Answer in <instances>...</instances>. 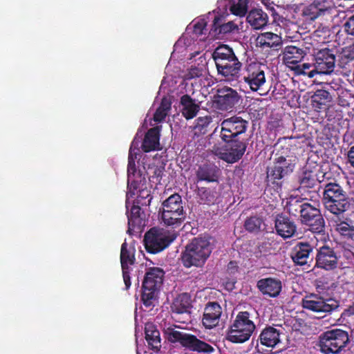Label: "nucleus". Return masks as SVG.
Returning <instances> with one entry per match:
<instances>
[{
	"label": "nucleus",
	"mask_w": 354,
	"mask_h": 354,
	"mask_svg": "<svg viewBox=\"0 0 354 354\" xmlns=\"http://www.w3.org/2000/svg\"><path fill=\"white\" fill-rule=\"evenodd\" d=\"M160 129L158 127L149 129L142 140L141 148L144 152H150L158 149Z\"/></svg>",
	"instance_id": "31"
},
{
	"label": "nucleus",
	"mask_w": 354,
	"mask_h": 354,
	"mask_svg": "<svg viewBox=\"0 0 354 354\" xmlns=\"http://www.w3.org/2000/svg\"><path fill=\"white\" fill-rule=\"evenodd\" d=\"M198 194L201 199L205 200L208 203H214L215 196L212 194V190L209 188L201 187L198 189Z\"/></svg>",
	"instance_id": "50"
},
{
	"label": "nucleus",
	"mask_w": 354,
	"mask_h": 354,
	"mask_svg": "<svg viewBox=\"0 0 354 354\" xmlns=\"http://www.w3.org/2000/svg\"><path fill=\"white\" fill-rule=\"evenodd\" d=\"M337 66L342 69L341 73L345 75L348 76L351 73H353V68L354 69L353 54L344 51L337 61Z\"/></svg>",
	"instance_id": "41"
},
{
	"label": "nucleus",
	"mask_w": 354,
	"mask_h": 354,
	"mask_svg": "<svg viewBox=\"0 0 354 354\" xmlns=\"http://www.w3.org/2000/svg\"><path fill=\"white\" fill-rule=\"evenodd\" d=\"M268 15L261 9L250 10L247 16V21L254 29H261L268 23Z\"/></svg>",
	"instance_id": "34"
},
{
	"label": "nucleus",
	"mask_w": 354,
	"mask_h": 354,
	"mask_svg": "<svg viewBox=\"0 0 354 354\" xmlns=\"http://www.w3.org/2000/svg\"><path fill=\"white\" fill-rule=\"evenodd\" d=\"M212 122L211 115L197 118L194 121L193 131L196 136L205 135L207 133L209 126Z\"/></svg>",
	"instance_id": "44"
},
{
	"label": "nucleus",
	"mask_w": 354,
	"mask_h": 354,
	"mask_svg": "<svg viewBox=\"0 0 354 354\" xmlns=\"http://www.w3.org/2000/svg\"><path fill=\"white\" fill-rule=\"evenodd\" d=\"M176 238V235L168 234L162 230L151 228L144 236L145 248L147 252L157 254L166 249Z\"/></svg>",
	"instance_id": "8"
},
{
	"label": "nucleus",
	"mask_w": 354,
	"mask_h": 354,
	"mask_svg": "<svg viewBox=\"0 0 354 354\" xmlns=\"http://www.w3.org/2000/svg\"><path fill=\"white\" fill-rule=\"evenodd\" d=\"M165 271L161 268L150 267L146 269L142 283L141 300L146 308L153 307L157 294L162 285Z\"/></svg>",
	"instance_id": "5"
},
{
	"label": "nucleus",
	"mask_w": 354,
	"mask_h": 354,
	"mask_svg": "<svg viewBox=\"0 0 354 354\" xmlns=\"http://www.w3.org/2000/svg\"><path fill=\"white\" fill-rule=\"evenodd\" d=\"M348 162L354 167V145L352 146L347 153Z\"/></svg>",
	"instance_id": "57"
},
{
	"label": "nucleus",
	"mask_w": 354,
	"mask_h": 354,
	"mask_svg": "<svg viewBox=\"0 0 354 354\" xmlns=\"http://www.w3.org/2000/svg\"><path fill=\"white\" fill-rule=\"evenodd\" d=\"M184 209L182 197L178 194H174L165 199L162 203L160 212L180 211Z\"/></svg>",
	"instance_id": "38"
},
{
	"label": "nucleus",
	"mask_w": 354,
	"mask_h": 354,
	"mask_svg": "<svg viewBox=\"0 0 354 354\" xmlns=\"http://www.w3.org/2000/svg\"><path fill=\"white\" fill-rule=\"evenodd\" d=\"M304 308L316 313H331L339 306V302L334 299H324L323 297L311 294L302 299Z\"/></svg>",
	"instance_id": "14"
},
{
	"label": "nucleus",
	"mask_w": 354,
	"mask_h": 354,
	"mask_svg": "<svg viewBox=\"0 0 354 354\" xmlns=\"http://www.w3.org/2000/svg\"><path fill=\"white\" fill-rule=\"evenodd\" d=\"M203 72L204 70L203 66H192L186 73L185 77L187 80L200 77L203 75Z\"/></svg>",
	"instance_id": "49"
},
{
	"label": "nucleus",
	"mask_w": 354,
	"mask_h": 354,
	"mask_svg": "<svg viewBox=\"0 0 354 354\" xmlns=\"http://www.w3.org/2000/svg\"><path fill=\"white\" fill-rule=\"evenodd\" d=\"M306 55L305 51L295 46H286L282 53L283 62L290 68L297 66Z\"/></svg>",
	"instance_id": "28"
},
{
	"label": "nucleus",
	"mask_w": 354,
	"mask_h": 354,
	"mask_svg": "<svg viewBox=\"0 0 354 354\" xmlns=\"http://www.w3.org/2000/svg\"><path fill=\"white\" fill-rule=\"evenodd\" d=\"M218 75L226 82L237 81L241 75L243 64L232 48L226 44L217 46L212 53Z\"/></svg>",
	"instance_id": "1"
},
{
	"label": "nucleus",
	"mask_w": 354,
	"mask_h": 354,
	"mask_svg": "<svg viewBox=\"0 0 354 354\" xmlns=\"http://www.w3.org/2000/svg\"><path fill=\"white\" fill-rule=\"evenodd\" d=\"M165 168L163 167H157L155 168L153 171V174L151 176V177L154 179L156 178V180L160 183V180L162 179L163 172H164Z\"/></svg>",
	"instance_id": "56"
},
{
	"label": "nucleus",
	"mask_w": 354,
	"mask_h": 354,
	"mask_svg": "<svg viewBox=\"0 0 354 354\" xmlns=\"http://www.w3.org/2000/svg\"><path fill=\"white\" fill-rule=\"evenodd\" d=\"M180 108L183 116L186 120L193 119L200 111V105L188 94H185L180 99Z\"/></svg>",
	"instance_id": "29"
},
{
	"label": "nucleus",
	"mask_w": 354,
	"mask_h": 354,
	"mask_svg": "<svg viewBox=\"0 0 354 354\" xmlns=\"http://www.w3.org/2000/svg\"><path fill=\"white\" fill-rule=\"evenodd\" d=\"M230 147L229 150L222 151L219 148L214 146L213 151L215 154L219 156L220 158L228 163H234L239 160L243 156L247 144L241 140L233 139L230 142Z\"/></svg>",
	"instance_id": "16"
},
{
	"label": "nucleus",
	"mask_w": 354,
	"mask_h": 354,
	"mask_svg": "<svg viewBox=\"0 0 354 354\" xmlns=\"http://www.w3.org/2000/svg\"><path fill=\"white\" fill-rule=\"evenodd\" d=\"M316 250L314 268H317L328 272L337 269L339 257L334 248L325 243Z\"/></svg>",
	"instance_id": "12"
},
{
	"label": "nucleus",
	"mask_w": 354,
	"mask_h": 354,
	"mask_svg": "<svg viewBox=\"0 0 354 354\" xmlns=\"http://www.w3.org/2000/svg\"><path fill=\"white\" fill-rule=\"evenodd\" d=\"M274 229L277 234L283 239L292 237L297 232V225L288 216L280 213L274 218Z\"/></svg>",
	"instance_id": "20"
},
{
	"label": "nucleus",
	"mask_w": 354,
	"mask_h": 354,
	"mask_svg": "<svg viewBox=\"0 0 354 354\" xmlns=\"http://www.w3.org/2000/svg\"><path fill=\"white\" fill-rule=\"evenodd\" d=\"M138 145H139V141L136 140L135 138L133 140L131 145L130 147L129 155L130 154L131 151H132V153H131L132 156L133 158H135V157L137 158V156L139 155V152H140V149L138 147Z\"/></svg>",
	"instance_id": "54"
},
{
	"label": "nucleus",
	"mask_w": 354,
	"mask_h": 354,
	"mask_svg": "<svg viewBox=\"0 0 354 354\" xmlns=\"http://www.w3.org/2000/svg\"><path fill=\"white\" fill-rule=\"evenodd\" d=\"M344 31L354 39V15L348 17L343 25Z\"/></svg>",
	"instance_id": "51"
},
{
	"label": "nucleus",
	"mask_w": 354,
	"mask_h": 354,
	"mask_svg": "<svg viewBox=\"0 0 354 354\" xmlns=\"http://www.w3.org/2000/svg\"><path fill=\"white\" fill-rule=\"evenodd\" d=\"M317 172L318 169L315 167L313 168L310 166L304 167L299 178L300 186L304 188L314 187L318 181Z\"/></svg>",
	"instance_id": "32"
},
{
	"label": "nucleus",
	"mask_w": 354,
	"mask_h": 354,
	"mask_svg": "<svg viewBox=\"0 0 354 354\" xmlns=\"http://www.w3.org/2000/svg\"><path fill=\"white\" fill-rule=\"evenodd\" d=\"M122 276L124 279V283L125 284V288L128 290L131 286V277L129 273V268H122Z\"/></svg>",
	"instance_id": "52"
},
{
	"label": "nucleus",
	"mask_w": 354,
	"mask_h": 354,
	"mask_svg": "<svg viewBox=\"0 0 354 354\" xmlns=\"http://www.w3.org/2000/svg\"><path fill=\"white\" fill-rule=\"evenodd\" d=\"M243 80L252 91H257L265 83L266 76L263 67L259 62H251L246 65Z\"/></svg>",
	"instance_id": "15"
},
{
	"label": "nucleus",
	"mask_w": 354,
	"mask_h": 354,
	"mask_svg": "<svg viewBox=\"0 0 354 354\" xmlns=\"http://www.w3.org/2000/svg\"><path fill=\"white\" fill-rule=\"evenodd\" d=\"M139 190L138 198H142L145 199H147V204L149 205L152 199V196H151L149 191L146 189V187H142Z\"/></svg>",
	"instance_id": "53"
},
{
	"label": "nucleus",
	"mask_w": 354,
	"mask_h": 354,
	"mask_svg": "<svg viewBox=\"0 0 354 354\" xmlns=\"http://www.w3.org/2000/svg\"><path fill=\"white\" fill-rule=\"evenodd\" d=\"M299 217L301 223L308 225L309 230L312 232L321 234L325 231V221L320 209L310 203L306 202Z\"/></svg>",
	"instance_id": "11"
},
{
	"label": "nucleus",
	"mask_w": 354,
	"mask_h": 354,
	"mask_svg": "<svg viewBox=\"0 0 354 354\" xmlns=\"http://www.w3.org/2000/svg\"><path fill=\"white\" fill-rule=\"evenodd\" d=\"M222 308L216 301H208L204 308L202 324L207 329H212L219 324Z\"/></svg>",
	"instance_id": "19"
},
{
	"label": "nucleus",
	"mask_w": 354,
	"mask_h": 354,
	"mask_svg": "<svg viewBox=\"0 0 354 354\" xmlns=\"http://www.w3.org/2000/svg\"><path fill=\"white\" fill-rule=\"evenodd\" d=\"M136 262L135 249L129 246L126 241L121 245L120 263L122 268H129Z\"/></svg>",
	"instance_id": "36"
},
{
	"label": "nucleus",
	"mask_w": 354,
	"mask_h": 354,
	"mask_svg": "<svg viewBox=\"0 0 354 354\" xmlns=\"http://www.w3.org/2000/svg\"><path fill=\"white\" fill-rule=\"evenodd\" d=\"M206 26V23L203 20L198 21L194 25V32L197 35L203 34V30Z\"/></svg>",
	"instance_id": "55"
},
{
	"label": "nucleus",
	"mask_w": 354,
	"mask_h": 354,
	"mask_svg": "<svg viewBox=\"0 0 354 354\" xmlns=\"http://www.w3.org/2000/svg\"><path fill=\"white\" fill-rule=\"evenodd\" d=\"M252 318V315L248 311L239 312L227 330V339L235 344L249 340L256 329Z\"/></svg>",
	"instance_id": "6"
},
{
	"label": "nucleus",
	"mask_w": 354,
	"mask_h": 354,
	"mask_svg": "<svg viewBox=\"0 0 354 354\" xmlns=\"http://www.w3.org/2000/svg\"><path fill=\"white\" fill-rule=\"evenodd\" d=\"M350 343L348 333L340 328L328 330L319 336L318 346L324 354H338Z\"/></svg>",
	"instance_id": "7"
},
{
	"label": "nucleus",
	"mask_w": 354,
	"mask_h": 354,
	"mask_svg": "<svg viewBox=\"0 0 354 354\" xmlns=\"http://www.w3.org/2000/svg\"><path fill=\"white\" fill-rule=\"evenodd\" d=\"M315 282L317 290H324L325 289L324 283L321 279H316Z\"/></svg>",
	"instance_id": "58"
},
{
	"label": "nucleus",
	"mask_w": 354,
	"mask_h": 354,
	"mask_svg": "<svg viewBox=\"0 0 354 354\" xmlns=\"http://www.w3.org/2000/svg\"><path fill=\"white\" fill-rule=\"evenodd\" d=\"M336 56L333 49L319 50L314 54L315 72L319 75H331L336 67Z\"/></svg>",
	"instance_id": "13"
},
{
	"label": "nucleus",
	"mask_w": 354,
	"mask_h": 354,
	"mask_svg": "<svg viewBox=\"0 0 354 354\" xmlns=\"http://www.w3.org/2000/svg\"><path fill=\"white\" fill-rule=\"evenodd\" d=\"M145 339L150 349L155 352L161 348V338L157 326L151 322H147L145 326Z\"/></svg>",
	"instance_id": "30"
},
{
	"label": "nucleus",
	"mask_w": 354,
	"mask_h": 354,
	"mask_svg": "<svg viewBox=\"0 0 354 354\" xmlns=\"http://www.w3.org/2000/svg\"><path fill=\"white\" fill-rule=\"evenodd\" d=\"M313 251V247L309 243H297L291 254L292 261L297 266L308 265L309 267L308 263H311L313 260V257H311Z\"/></svg>",
	"instance_id": "21"
},
{
	"label": "nucleus",
	"mask_w": 354,
	"mask_h": 354,
	"mask_svg": "<svg viewBox=\"0 0 354 354\" xmlns=\"http://www.w3.org/2000/svg\"><path fill=\"white\" fill-rule=\"evenodd\" d=\"M257 42L261 47L271 48L276 50H278L282 45L281 37L271 32L261 33L257 37Z\"/></svg>",
	"instance_id": "33"
},
{
	"label": "nucleus",
	"mask_w": 354,
	"mask_h": 354,
	"mask_svg": "<svg viewBox=\"0 0 354 354\" xmlns=\"http://www.w3.org/2000/svg\"><path fill=\"white\" fill-rule=\"evenodd\" d=\"M248 127V121L240 116L234 115L224 119L220 124V138L227 144L239 135L244 133Z\"/></svg>",
	"instance_id": "10"
},
{
	"label": "nucleus",
	"mask_w": 354,
	"mask_h": 354,
	"mask_svg": "<svg viewBox=\"0 0 354 354\" xmlns=\"http://www.w3.org/2000/svg\"><path fill=\"white\" fill-rule=\"evenodd\" d=\"M350 198L342 186L336 183H328L324 185L322 202L346 200Z\"/></svg>",
	"instance_id": "25"
},
{
	"label": "nucleus",
	"mask_w": 354,
	"mask_h": 354,
	"mask_svg": "<svg viewBox=\"0 0 354 354\" xmlns=\"http://www.w3.org/2000/svg\"><path fill=\"white\" fill-rule=\"evenodd\" d=\"M132 151L128 157L127 165V182L130 189H140L146 185V178L145 175L140 170H137L136 165V157L132 156Z\"/></svg>",
	"instance_id": "18"
},
{
	"label": "nucleus",
	"mask_w": 354,
	"mask_h": 354,
	"mask_svg": "<svg viewBox=\"0 0 354 354\" xmlns=\"http://www.w3.org/2000/svg\"><path fill=\"white\" fill-rule=\"evenodd\" d=\"M241 101V95L229 86L217 88L212 97V106L219 111H231Z\"/></svg>",
	"instance_id": "9"
},
{
	"label": "nucleus",
	"mask_w": 354,
	"mask_h": 354,
	"mask_svg": "<svg viewBox=\"0 0 354 354\" xmlns=\"http://www.w3.org/2000/svg\"><path fill=\"white\" fill-rule=\"evenodd\" d=\"M264 225L261 217L253 216L246 219L244 223L245 229L250 232H259Z\"/></svg>",
	"instance_id": "45"
},
{
	"label": "nucleus",
	"mask_w": 354,
	"mask_h": 354,
	"mask_svg": "<svg viewBox=\"0 0 354 354\" xmlns=\"http://www.w3.org/2000/svg\"><path fill=\"white\" fill-rule=\"evenodd\" d=\"M292 69L297 75H307L308 77L312 78L315 75L318 74V72H315V65L309 63H304L302 64H297L292 67Z\"/></svg>",
	"instance_id": "46"
},
{
	"label": "nucleus",
	"mask_w": 354,
	"mask_h": 354,
	"mask_svg": "<svg viewBox=\"0 0 354 354\" xmlns=\"http://www.w3.org/2000/svg\"><path fill=\"white\" fill-rule=\"evenodd\" d=\"M306 203V202L303 198L290 197L286 203V208L289 214L298 216Z\"/></svg>",
	"instance_id": "43"
},
{
	"label": "nucleus",
	"mask_w": 354,
	"mask_h": 354,
	"mask_svg": "<svg viewBox=\"0 0 354 354\" xmlns=\"http://www.w3.org/2000/svg\"><path fill=\"white\" fill-rule=\"evenodd\" d=\"M344 219L339 218L333 221V226L342 236L354 241V226L344 221Z\"/></svg>",
	"instance_id": "42"
},
{
	"label": "nucleus",
	"mask_w": 354,
	"mask_h": 354,
	"mask_svg": "<svg viewBox=\"0 0 354 354\" xmlns=\"http://www.w3.org/2000/svg\"><path fill=\"white\" fill-rule=\"evenodd\" d=\"M164 328L163 333L167 341L172 344L178 343L185 349L192 352L210 354L214 348L208 343L198 339L196 335L183 333L175 329L177 326Z\"/></svg>",
	"instance_id": "4"
},
{
	"label": "nucleus",
	"mask_w": 354,
	"mask_h": 354,
	"mask_svg": "<svg viewBox=\"0 0 354 354\" xmlns=\"http://www.w3.org/2000/svg\"><path fill=\"white\" fill-rule=\"evenodd\" d=\"M257 286L263 295H268L270 297H277L282 288L280 280L271 277L259 280Z\"/></svg>",
	"instance_id": "26"
},
{
	"label": "nucleus",
	"mask_w": 354,
	"mask_h": 354,
	"mask_svg": "<svg viewBox=\"0 0 354 354\" xmlns=\"http://www.w3.org/2000/svg\"><path fill=\"white\" fill-rule=\"evenodd\" d=\"M222 21L223 19L219 17H214L210 30L214 36L219 37L221 35L230 33L237 28V26L233 21L223 23Z\"/></svg>",
	"instance_id": "35"
},
{
	"label": "nucleus",
	"mask_w": 354,
	"mask_h": 354,
	"mask_svg": "<svg viewBox=\"0 0 354 354\" xmlns=\"http://www.w3.org/2000/svg\"><path fill=\"white\" fill-rule=\"evenodd\" d=\"M248 0H239L236 3L230 6V10L236 16H245L248 12Z\"/></svg>",
	"instance_id": "47"
},
{
	"label": "nucleus",
	"mask_w": 354,
	"mask_h": 354,
	"mask_svg": "<svg viewBox=\"0 0 354 354\" xmlns=\"http://www.w3.org/2000/svg\"><path fill=\"white\" fill-rule=\"evenodd\" d=\"M332 9L333 5L329 0H313L304 8L302 13L308 19L313 21L330 14Z\"/></svg>",
	"instance_id": "17"
},
{
	"label": "nucleus",
	"mask_w": 354,
	"mask_h": 354,
	"mask_svg": "<svg viewBox=\"0 0 354 354\" xmlns=\"http://www.w3.org/2000/svg\"><path fill=\"white\" fill-rule=\"evenodd\" d=\"M332 97L329 92L324 89L317 90L311 97L313 106L316 109H322L330 102Z\"/></svg>",
	"instance_id": "39"
},
{
	"label": "nucleus",
	"mask_w": 354,
	"mask_h": 354,
	"mask_svg": "<svg viewBox=\"0 0 354 354\" xmlns=\"http://www.w3.org/2000/svg\"><path fill=\"white\" fill-rule=\"evenodd\" d=\"M281 332L274 326H266L260 333L257 342L268 348H274L280 342Z\"/></svg>",
	"instance_id": "27"
},
{
	"label": "nucleus",
	"mask_w": 354,
	"mask_h": 354,
	"mask_svg": "<svg viewBox=\"0 0 354 354\" xmlns=\"http://www.w3.org/2000/svg\"><path fill=\"white\" fill-rule=\"evenodd\" d=\"M140 207L138 205H133L131 209L130 214L128 215L129 225L134 226L136 224H140Z\"/></svg>",
	"instance_id": "48"
},
{
	"label": "nucleus",
	"mask_w": 354,
	"mask_h": 354,
	"mask_svg": "<svg viewBox=\"0 0 354 354\" xmlns=\"http://www.w3.org/2000/svg\"><path fill=\"white\" fill-rule=\"evenodd\" d=\"M212 252V247L209 239L194 237L181 252L182 264L186 268H201L206 263Z\"/></svg>",
	"instance_id": "2"
},
{
	"label": "nucleus",
	"mask_w": 354,
	"mask_h": 354,
	"mask_svg": "<svg viewBox=\"0 0 354 354\" xmlns=\"http://www.w3.org/2000/svg\"><path fill=\"white\" fill-rule=\"evenodd\" d=\"M221 174L219 167L213 163H205L200 165L196 171L197 181L217 183Z\"/></svg>",
	"instance_id": "23"
},
{
	"label": "nucleus",
	"mask_w": 354,
	"mask_h": 354,
	"mask_svg": "<svg viewBox=\"0 0 354 354\" xmlns=\"http://www.w3.org/2000/svg\"><path fill=\"white\" fill-rule=\"evenodd\" d=\"M323 204L326 210L331 214L330 221H333L337 219L339 220V218H344L345 212L351 207V199L324 201Z\"/></svg>",
	"instance_id": "22"
},
{
	"label": "nucleus",
	"mask_w": 354,
	"mask_h": 354,
	"mask_svg": "<svg viewBox=\"0 0 354 354\" xmlns=\"http://www.w3.org/2000/svg\"><path fill=\"white\" fill-rule=\"evenodd\" d=\"M191 307L190 296L187 293H182L173 301L171 310L174 313L183 314L188 312Z\"/></svg>",
	"instance_id": "37"
},
{
	"label": "nucleus",
	"mask_w": 354,
	"mask_h": 354,
	"mask_svg": "<svg viewBox=\"0 0 354 354\" xmlns=\"http://www.w3.org/2000/svg\"><path fill=\"white\" fill-rule=\"evenodd\" d=\"M171 109V100L170 97H163L159 106L153 114V120L156 122H161L165 120Z\"/></svg>",
	"instance_id": "40"
},
{
	"label": "nucleus",
	"mask_w": 354,
	"mask_h": 354,
	"mask_svg": "<svg viewBox=\"0 0 354 354\" xmlns=\"http://www.w3.org/2000/svg\"><path fill=\"white\" fill-rule=\"evenodd\" d=\"M297 161L298 158L290 151L277 153L273 165L267 171L268 181L281 188L285 179L294 171Z\"/></svg>",
	"instance_id": "3"
},
{
	"label": "nucleus",
	"mask_w": 354,
	"mask_h": 354,
	"mask_svg": "<svg viewBox=\"0 0 354 354\" xmlns=\"http://www.w3.org/2000/svg\"><path fill=\"white\" fill-rule=\"evenodd\" d=\"M162 223L166 227L172 229L178 228L187 218V213L184 209L180 211L160 212Z\"/></svg>",
	"instance_id": "24"
}]
</instances>
